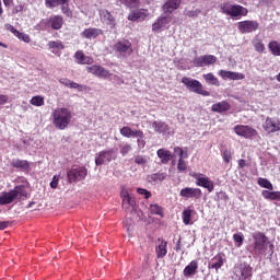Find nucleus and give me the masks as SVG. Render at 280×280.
Returning a JSON list of instances; mask_svg holds the SVG:
<instances>
[{
    "instance_id": "nucleus-8",
    "label": "nucleus",
    "mask_w": 280,
    "mask_h": 280,
    "mask_svg": "<svg viewBox=\"0 0 280 280\" xmlns=\"http://www.w3.org/2000/svg\"><path fill=\"white\" fill-rule=\"evenodd\" d=\"M85 70L88 73H92V75H95V78H100L101 80H110V78H113L110 71L106 70V68L101 65L88 66Z\"/></svg>"
},
{
    "instance_id": "nucleus-2",
    "label": "nucleus",
    "mask_w": 280,
    "mask_h": 280,
    "mask_svg": "<svg viewBox=\"0 0 280 280\" xmlns=\"http://www.w3.org/2000/svg\"><path fill=\"white\" fill-rule=\"evenodd\" d=\"M23 198H27V186L18 185L14 189L0 196V205H12L15 200H23Z\"/></svg>"
},
{
    "instance_id": "nucleus-17",
    "label": "nucleus",
    "mask_w": 280,
    "mask_h": 280,
    "mask_svg": "<svg viewBox=\"0 0 280 280\" xmlns=\"http://www.w3.org/2000/svg\"><path fill=\"white\" fill-rule=\"evenodd\" d=\"M155 255L158 259H163L167 255V241L163 237H159L155 244Z\"/></svg>"
},
{
    "instance_id": "nucleus-37",
    "label": "nucleus",
    "mask_w": 280,
    "mask_h": 280,
    "mask_svg": "<svg viewBox=\"0 0 280 280\" xmlns=\"http://www.w3.org/2000/svg\"><path fill=\"white\" fill-rule=\"evenodd\" d=\"M261 196L265 198V200L280 201V191L262 190Z\"/></svg>"
},
{
    "instance_id": "nucleus-40",
    "label": "nucleus",
    "mask_w": 280,
    "mask_h": 280,
    "mask_svg": "<svg viewBox=\"0 0 280 280\" xmlns=\"http://www.w3.org/2000/svg\"><path fill=\"white\" fill-rule=\"evenodd\" d=\"M203 80H206V82L208 84H211L212 86H220V80H218L215 74H213L212 72L203 74Z\"/></svg>"
},
{
    "instance_id": "nucleus-13",
    "label": "nucleus",
    "mask_w": 280,
    "mask_h": 280,
    "mask_svg": "<svg viewBox=\"0 0 280 280\" xmlns=\"http://www.w3.org/2000/svg\"><path fill=\"white\" fill-rule=\"evenodd\" d=\"M234 132L238 137H244V139H253V137H256L257 130L253 129L250 126L246 125H236L234 127Z\"/></svg>"
},
{
    "instance_id": "nucleus-15",
    "label": "nucleus",
    "mask_w": 280,
    "mask_h": 280,
    "mask_svg": "<svg viewBox=\"0 0 280 280\" xmlns=\"http://www.w3.org/2000/svg\"><path fill=\"white\" fill-rule=\"evenodd\" d=\"M114 51L117 54H132V43L128 39L118 40L114 45Z\"/></svg>"
},
{
    "instance_id": "nucleus-24",
    "label": "nucleus",
    "mask_w": 280,
    "mask_h": 280,
    "mask_svg": "<svg viewBox=\"0 0 280 280\" xmlns=\"http://www.w3.org/2000/svg\"><path fill=\"white\" fill-rule=\"evenodd\" d=\"M74 60H77L78 65H93V62H95L93 57L84 55L82 50L74 52Z\"/></svg>"
},
{
    "instance_id": "nucleus-11",
    "label": "nucleus",
    "mask_w": 280,
    "mask_h": 280,
    "mask_svg": "<svg viewBox=\"0 0 280 280\" xmlns=\"http://www.w3.org/2000/svg\"><path fill=\"white\" fill-rule=\"evenodd\" d=\"M262 129L267 135H275V132H280V119L267 117L262 124Z\"/></svg>"
},
{
    "instance_id": "nucleus-25",
    "label": "nucleus",
    "mask_w": 280,
    "mask_h": 280,
    "mask_svg": "<svg viewBox=\"0 0 280 280\" xmlns=\"http://www.w3.org/2000/svg\"><path fill=\"white\" fill-rule=\"evenodd\" d=\"M11 167H14L15 170H20L21 172H31L32 166H30V162L27 160H12L11 161Z\"/></svg>"
},
{
    "instance_id": "nucleus-45",
    "label": "nucleus",
    "mask_w": 280,
    "mask_h": 280,
    "mask_svg": "<svg viewBox=\"0 0 280 280\" xmlns=\"http://www.w3.org/2000/svg\"><path fill=\"white\" fill-rule=\"evenodd\" d=\"M150 211L153 215H161L163 218V208L159 203L151 205Z\"/></svg>"
},
{
    "instance_id": "nucleus-41",
    "label": "nucleus",
    "mask_w": 280,
    "mask_h": 280,
    "mask_svg": "<svg viewBox=\"0 0 280 280\" xmlns=\"http://www.w3.org/2000/svg\"><path fill=\"white\" fill-rule=\"evenodd\" d=\"M101 16H103V19L105 21H108L109 25H115V16H113V14L110 13V11L108 10H103L101 11Z\"/></svg>"
},
{
    "instance_id": "nucleus-54",
    "label": "nucleus",
    "mask_w": 280,
    "mask_h": 280,
    "mask_svg": "<svg viewBox=\"0 0 280 280\" xmlns=\"http://www.w3.org/2000/svg\"><path fill=\"white\" fill-rule=\"evenodd\" d=\"M132 150V147L130 144H125L120 148V154L122 156H126V154H128V152H130Z\"/></svg>"
},
{
    "instance_id": "nucleus-23",
    "label": "nucleus",
    "mask_w": 280,
    "mask_h": 280,
    "mask_svg": "<svg viewBox=\"0 0 280 280\" xmlns=\"http://www.w3.org/2000/svg\"><path fill=\"white\" fill-rule=\"evenodd\" d=\"M219 75L220 78H222V80H244V78H246L244 73L228 70H220Z\"/></svg>"
},
{
    "instance_id": "nucleus-12",
    "label": "nucleus",
    "mask_w": 280,
    "mask_h": 280,
    "mask_svg": "<svg viewBox=\"0 0 280 280\" xmlns=\"http://www.w3.org/2000/svg\"><path fill=\"white\" fill-rule=\"evenodd\" d=\"M115 159H117L115 150L101 151L96 154L95 165H104V163H110V161H115Z\"/></svg>"
},
{
    "instance_id": "nucleus-22",
    "label": "nucleus",
    "mask_w": 280,
    "mask_h": 280,
    "mask_svg": "<svg viewBox=\"0 0 280 280\" xmlns=\"http://www.w3.org/2000/svg\"><path fill=\"white\" fill-rule=\"evenodd\" d=\"M182 0H166L165 3L162 5V10L164 14H172L175 10L180 8Z\"/></svg>"
},
{
    "instance_id": "nucleus-55",
    "label": "nucleus",
    "mask_w": 280,
    "mask_h": 280,
    "mask_svg": "<svg viewBox=\"0 0 280 280\" xmlns=\"http://www.w3.org/2000/svg\"><path fill=\"white\" fill-rule=\"evenodd\" d=\"M135 163L137 165H145V163H148V161L145 160V158H143V155H138L135 158Z\"/></svg>"
},
{
    "instance_id": "nucleus-47",
    "label": "nucleus",
    "mask_w": 280,
    "mask_h": 280,
    "mask_svg": "<svg viewBox=\"0 0 280 280\" xmlns=\"http://www.w3.org/2000/svg\"><path fill=\"white\" fill-rule=\"evenodd\" d=\"M61 12L65 14V16H68V19H71L73 16V11H71V8H69V2L66 4H61Z\"/></svg>"
},
{
    "instance_id": "nucleus-1",
    "label": "nucleus",
    "mask_w": 280,
    "mask_h": 280,
    "mask_svg": "<svg viewBox=\"0 0 280 280\" xmlns=\"http://www.w3.org/2000/svg\"><path fill=\"white\" fill-rule=\"evenodd\" d=\"M71 119H73V115L67 107H57L52 112V124L58 130H66V128H69Z\"/></svg>"
},
{
    "instance_id": "nucleus-60",
    "label": "nucleus",
    "mask_w": 280,
    "mask_h": 280,
    "mask_svg": "<svg viewBox=\"0 0 280 280\" xmlns=\"http://www.w3.org/2000/svg\"><path fill=\"white\" fill-rule=\"evenodd\" d=\"M23 4L15 5V8L13 9V14H19V12H23Z\"/></svg>"
},
{
    "instance_id": "nucleus-51",
    "label": "nucleus",
    "mask_w": 280,
    "mask_h": 280,
    "mask_svg": "<svg viewBox=\"0 0 280 280\" xmlns=\"http://www.w3.org/2000/svg\"><path fill=\"white\" fill-rule=\"evenodd\" d=\"M130 137H133V139H143L145 136L143 135L142 130H132L131 129Z\"/></svg>"
},
{
    "instance_id": "nucleus-33",
    "label": "nucleus",
    "mask_w": 280,
    "mask_h": 280,
    "mask_svg": "<svg viewBox=\"0 0 280 280\" xmlns=\"http://www.w3.org/2000/svg\"><path fill=\"white\" fill-rule=\"evenodd\" d=\"M252 45L258 54H265L266 52V45L264 44V40L261 38L256 37L252 40Z\"/></svg>"
},
{
    "instance_id": "nucleus-63",
    "label": "nucleus",
    "mask_w": 280,
    "mask_h": 280,
    "mask_svg": "<svg viewBox=\"0 0 280 280\" xmlns=\"http://www.w3.org/2000/svg\"><path fill=\"white\" fill-rule=\"evenodd\" d=\"M137 143H138V145H141L142 148H145V140H143V138H138Z\"/></svg>"
},
{
    "instance_id": "nucleus-39",
    "label": "nucleus",
    "mask_w": 280,
    "mask_h": 280,
    "mask_svg": "<svg viewBox=\"0 0 280 280\" xmlns=\"http://www.w3.org/2000/svg\"><path fill=\"white\" fill-rule=\"evenodd\" d=\"M48 47L52 49V54H56V51H62L65 49V44L61 40H50L48 42Z\"/></svg>"
},
{
    "instance_id": "nucleus-30",
    "label": "nucleus",
    "mask_w": 280,
    "mask_h": 280,
    "mask_svg": "<svg viewBox=\"0 0 280 280\" xmlns=\"http://www.w3.org/2000/svg\"><path fill=\"white\" fill-rule=\"evenodd\" d=\"M120 196L122 198V209L128 211L130 207H135V200L132 199V197H130V194L128 192V190H122L120 192Z\"/></svg>"
},
{
    "instance_id": "nucleus-64",
    "label": "nucleus",
    "mask_w": 280,
    "mask_h": 280,
    "mask_svg": "<svg viewBox=\"0 0 280 280\" xmlns=\"http://www.w3.org/2000/svg\"><path fill=\"white\" fill-rule=\"evenodd\" d=\"M114 80H116V82H119L120 84H124L122 79H120L117 74L114 75Z\"/></svg>"
},
{
    "instance_id": "nucleus-27",
    "label": "nucleus",
    "mask_w": 280,
    "mask_h": 280,
    "mask_svg": "<svg viewBox=\"0 0 280 280\" xmlns=\"http://www.w3.org/2000/svg\"><path fill=\"white\" fill-rule=\"evenodd\" d=\"M102 34H104V31L101 28L89 27L81 33V36L91 40L93 38H97V36H102Z\"/></svg>"
},
{
    "instance_id": "nucleus-18",
    "label": "nucleus",
    "mask_w": 280,
    "mask_h": 280,
    "mask_svg": "<svg viewBox=\"0 0 280 280\" xmlns=\"http://www.w3.org/2000/svg\"><path fill=\"white\" fill-rule=\"evenodd\" d=\"M46 25L55 31L62 30V25H65V19L62 15H52L46 21Z\"/></svg>"
},
{
    "instance_id": "nucleus-16",
    "label": "nucleus",
    "mask_w": 280,
    "mask_h": 280,
    "mask_svg": "<svg viewBox=\"0 0 280 280\" xmlns=\"http://www.w3.org/2000/svg\"><path fill=\"white\" fill-rule=\"evenodd\" d=\"M218 57L213 55H203L195 59V67H208L209 65H215Z\"/></svg>"
},
{
    "instance_id": "nucleus-56",
    "label": "nucleus",
    "mask_w": 280,
    "mask_h": 280,
    "mask_svg": "<svg viewBox=\"0 0 280 280\" xmlns=\"http://www.w3.org/2000/svg\"><path fill=\"white\" fill-rule=\"evenodd\" d=\"M59 180H60V178L55 175V176L52 177L51 183H50V187H51L52 189H57V188H58V182H59Z\"/></svg>"
},
{
    "instance_id": "nucleus-53",
    "label": "nucleus",
    "mask_w": 280,
    "mask_h": 280,
    "mask_svg": "<svg viewBox=\"0 0 280 280\" xmlns=\"http://www.w3.org/2000/svg\"><path fill=\"white\" fill-rule=\"evenodd\" d=\"M131 130H132V128L125 126V127H122V128L120 129V135H121L122 137H126L127 139H130V132H131Z\"/></svg>"
},
{
    "instance_id": "nucleus-62",
    "label": "nucleus",
    "mask_w": 280,
    "mask_h": 280,
    "mask_svg": "<svg viewBox=\"0 0 280 280\" xmlns=\"http://www.w3.org/2000/svg\"><path fill=\"white\" fill-rule=\"evenodd\" d=\"M5 8H10L13 5L14 0H2Z\"/></svg>"
},
{
    "instance_id": "nucleus-6",
    "label": "nucleus",
    "mask_w": 280,
    "mask_h": 280,
    "mask_svg": "<svg viewBox=\"0 0 280 280\" xmlns=\"http://www.w3.org/2000/svg\"><path fill=\"white\" fill-rule=\"evenodd\" d=\"M182 84H185L188 91H190L191 93H196L197 95H202L203 97H209V95H211V92L205 90L202 83H200V81L196 79L184 77L182 79Z\"/></svg>"
},
{
    "instance_id": "nucleus-4",
    "label": "nucleus",
    "mask_w": 280,
    "mask_h": 280,
    "mask_svg": "<svg viewBox=\"0 0 280 280\" xmlns=\"http://www.w3.org/2000/svg\"><path fill=\"white\" fill-rule=\"evenodd\" d=\"M253 278V267L244 261L238 262L232 270V280H248Z\"/></svg>"
},
{
    "instance_id": "nucleus-26",
    "label": "nucleus",
    "mask_w": 280,
    "mask_h": 280,
    "mask_svg": "<svg viewBox=\"0 0 280 280\" xmlns=\"http://www.w3.org/2000/svg\"><path fill=\"white\" fill-rule=\"evenodd\" d=\"M198 273V262L196 260H191L183 270L184 277L186 279H191L194 275Z\"/></svg>"
},
{
    "instance_id": "nucleus-34",
    "label": "nucleus",
    "mask_w": 280,
    "mask_h": 280,
    "mask_svg": "<svg viewBox=\"0 0 280 280\" xmlns=\"http://www.w3.org/2000/svg\"><path fill=\"white\" fill-rule=\"evenodd\" d=\"M156 154L162 163H170V161H172V152L170 150L160 149Z\"/></svg>"
},
{
    "instance_id": "nucleus-29",
    "label": "nucleus",
    "mask_w": 280,
    "mask_h": 280,
    "mask_svg": "<svg viewBox=\"0 0 280 280\" xmlns=\"http://www.w3.org/2000/svg\"><path fill=\"white\" fill-rule=\"evenodd\" d=\"M212 264L208 265L209 269L212 270H220V268H222V266H224V255L222 254H217L212 259H211Z\"/></svg>"
},
{
    "instance_id": "nucleus-49",
    "label": "nucleus",
    "mask_w": 280,
    "mask_h": 280,
    "mask_svg": "<svg viewBox=\"0 0 280 280\" xmlns=\"http://www.w3.org/2000/svg\"><path fill=\"white\" fill-rule=\"evenodd\" d=\"M137 192L140 194V196H144L145 200L152 198V192H150L148 189L137 188Z\"/></svg>"
},
{
    "instance_id": "nucleus-42",
    "label": "nucleus",
    "mask_w": 280,
    "mask_h": 280,
    "mask_svg": "<svg viewBox=\"0 0 280 280\" xmlns=\"http://www.w3.org/2000/svg\"><path fill=\"white\" fill-rule=\"evenodd\" d=\"M30 103L32 104V106H45V97H43L42 95L33 96Z\"/></svg>"
},
{
    "instance_id": "nucleus-19",
    "label": "nucleus",
    "mask_w": 280,
    "mask_h": 280,
    "mask_svg": "<svg viewBox=\"0 0 280 280\" xmlns=\"http://www.w3.org/2000/svg\"><path fill=\"white\" fill-rule=\"evenodd\" d=\"M59 84H62V86H66L67 89H78L81 93L84 91H89V86L75 83L71 79L67 78L59 79Z\"/></svg>"
},
{
    "instance_id": "nucleus-9",
    "label": "nucleus",
    "mask_w": 280,
    "mask_h": 280,
    "mask_svg": "<svg viewBox=\"0 0 280 280\" xmlns=\"http://www.w3.org/2000/svg\"><path fill=\"white\" fill-rule=\"evenodd\" d=\"M237 30L241 34H253L259 30V22L255 20H245L237 23Z\"/></svg>"
},
{
    "instance_id": "nucleus-46",
    "label": "nucleus",
    "mask_w": 280,
    "mask_h": 280,
    "mask_svg": "<svg viewBox=\"0 0 280 280\" xmlns=\"http://www.w3.org/2000/svg\"><path fill=\"white\" fill-rule=\"evenodd\" d=\"M258 185L260 187H264V189H273L272 183H270V180L266 179V178H258Z\"/></svg>"
},
{
    "instance_id": "nucleus-20",
    "label": "nucleus",
    "mask_w": 280,
    "mask_h": 280,
    "mask_svg": "<svg viewBox=\"0 0 280 280\" xmlns=\"http://www.w3.org/2000/svg\"><path fill=\"white\" fill-rule=\"evenodd\" d=\"M170 23H172L171 15L159 16L152 24V32H159L162 30V27H165V25H167Z\"/></svg>"
},
{
    "instance_id": "nucleus-31",
    "label": "nucleus",
    "mask_w": 280,
    "mask_h": 280,
    "mask_svg": "<svg viewBox=\"0 0 280 280\" xmlns=\"http://www.w3.org/2000/svg\"><path fill=\"white\" fill-rule=\"evenodd\" d=\"M211 110L212 113H226L228 110H231V104L226 101L214 103L211 106Z\"/></svg>"
},
{
    "instance_id": "nucleus-61",
    "label": "nucleus",
    "mask_w": 280,
    "mask_h": 280,
    "mask_svg": "<svg viewBox=\"0 0 280 280\" xmlns=\"http://www.w3.org/2000/svg\"><path fill=\"white\" fill-rule=\"evenodd\" d=\"M8 102V96L0 94V106H3Z\"/></svg>"
},
{
    "instance_id": "nucleus-35",
    "label": "nucleus",
    "mask_w": 280,
    "mask_h": 280,
    "mask_svg": "<svg viewBox=\"0 0 280 280\" xmlns=\"http://www.w3.org/2000/svg\"><path fill=\"white\" fill-rule=\"evenodd\" d=\"M120 5H125V8H129V10H136L141 5V0H118Z\"/></svg>"
},
{
    "instance_id": "nucleus-59",
    "label": "nucleus",
    "mask_w": 280,
    "mask_h": 280,
    "mask_svg": "<svg viewBox=\"0 0 280 280\" xmlns=\"http://www.w3.org/2000/svg\"><path fill=\"white\" fill-rule=\"evenodd\" d=\"M174 152H177L179 154V159H183L185 151H183V148L180 147H175Z\"/></svg>"
},
{
    "instance_id": "nucleus-36",
    "label": "nucleus",
    "mask_w": 280,
    "mask_h": 280,
    "mask_svg": "<svg viewBox=\"0 0 280 280\" xmlns=\"http://www.w3.org/2000/svg\"><path fill=\"white\" fill-rule=\"evenodd\" d=\"M67 3H69V0H45V5L49 10H54V8L59 5H66Z\"/></svg>"
},
{
    "instance_id": "nucleus-43",
    "label": "nucleus",
    "mask_w": 280,
    "mask_h": 280,
    "mask_svg": "<svg viewBox=\"0 0 280 280\" xmlns=\"http://www.w3.org/2000/svg\"><path fill=\"white\" fill-rule=\"evenodd\" d=\"M182 219L184 224L189 225L191 224V209H186L182 213Z\"/></svg>"
},
{
    "instance_id": "nucleus-10",
    "label": "nucleus",
    "mask_w": 280,
    "mask_h": 280,
    "mask_svg": "<svg viewBox=\"0 0 280 280\" xmlns=\"http://www.w3.org/2000/svg\"><path fill=\"white\" fill-rule=\"evenodd\" d=\"M89 174V171L86 167L81 166L78 168H71L67 172V177L69 183H75L78 180H84L86 178V175Z\"/></svg>"
},
{
    "instance_id": "nucleus-57",
    "label": "nucleus",
    "mask_w": 280,
    "mask_h": 280,
    "mask_svg": "<svg viewBox=\"0 0 280 280\" xmlns=\"http://www.w3.org/2000/svg\"><path fill=\"white\" fill-rule=\"evenodd\" d=\"M237 163H238V170H244V167H248V164L244 159L238 160Z\"/></svg>"
},
{
    "instance_id": "nucleus-48",
    "label": "nucleus",
    "mask_w": 280,
    "mask_h": 280,
    "mask_svg": "<svg viewBox=\"0 0 280 280\" xmlns=\"http://www.w3.org/2000/svg\"><path fill=\"white\" fill-rule=\"evenodd\" d=\"M152 180L154 182H162L165 180V178H167V175H165V173H155L153 175H151Z\"/></svg>"
},
{
    "instance_id": "nucleus-44",
    "label": "nucleus",
    "mask_w": 280,
    "mask_h": 280,
    "mask_svg": "<svg viewBox=\"0 0 280 280\" xmlns=\"http://www.w3.org/2000/svg\"><path fill=\"white\" fill-rule=\"evenodd\" d=\"M234 244L240 248L244 244V234L242 232L233 234Z\"/></svg>"
},
{
    "instance_id": "nucleus-38",
    "label": "nucleus",
    "mask_w": 280,
    "mask_h": 280,
    "mask_svg": "<svg viewBox=\"0 0 280 280\" xmlns=\"http://www.w3.org/2000/svg\"><path fill=\"white\" fill-rule=\"evenodd\" d=\"M268 49L272 56H280V43L278 40L269 42Z\"/></svg>"
},
{
    "instance_id": "nucleus-32",
    "label": "nucleus",
    "mask_w": 280,
    "mask_h": 280,
    "mask_svg": "<svg viewBox=\"0 0 280 280\" xmlns=\"http://www.w3.org/2000/svg\"><path fill=\"white\" fill-rule=\"evenodd\" d=\"M9 31L16 36L20 40H23L24 43H31V38L27 34L20 32L14 26L10 25Z\"/></svg>"
},
{
    "instance_id": "nucleus-14",
    "label": "nucleus",
    "mask_w": 280,
    "mask_h": 280,
    "mask_svg": "<svg viewBox=\"0 0 280 280\" xmlns=\"http://www.w3.org/2000/svg\"><path fill=\"white\" fill-rule=\"evenodd\" d=\"M179 196L186 198V200H200L202 198V190L200 188L185 187L179 191Z\"/></svg>"
},
{
    "instance_id": "nucleus-21",
    "label": "nucleus",
    "mask_w": 280,
    "mask_h": 280,
    "mask_svg": "<svg viewBox=\"0 0 280 280\" xmlns=\"http://www.w3.org/2000/svg\"><path fill=\"white\" fill-rule=\"evenodd\" d=\"M152 128L154 132H158L159 135H172L171 132L172 129L170 128V125H167V122L165 121L154 120L152 122Z\"/></svg>"
},
{
    "instance_id": "nucleus-58",
    "label": "nucleus",
    "mask_w": 280,
    "mask_h": 280,
    "mask_svg": "<svg viewBox=\"0 0 280 280\" xmlns=\"http://www.w3.org/2000/svg\"><path fill=\"white\" fill-rule=\"evenodd\" d=\"M10 226V221H0V231H5Z\"/></svg>"
},
{
    "instance_id": "nucleus-5",
    "label": "nucleus",
    "mask_w": 280,
    "mask_h": 280,
    "mask_svg": "<svg viewBox=\"0 0 280 280\" xmlns=\"http://www.w3.org/2000/svg\"><path fill=\"white\" fill-rule=\"evenodd\" d=\"M252 237L254 240L253 245V255H256V257H259L260 255H264L266 250H268V236L264 234V232H256L252 234Z\"/></svg>"
},
{
    "instance_id": "nucleus-28",
    "label": "nucleus",
    "mask_w": 280,
    "mask_h": 280,
    "mask_svg": "<svg viewBox=\"0 0 280 280\" xmlns=\"http://www.w3.org/2000/svg\"><path fill=\"white\" fill-rule=\"evenodd\" d=\"M148 14H145L144 9H139V10H132L128 14V21H132L133 23L137 21H145V18Z\"/></svg>"
},
{
    "instance_id": "nucleus-52",
    "label": "nucleus",
    "mask_w": 280,
    "mask_h": 280,
    "mask_svg": "<svg viewBox=\"0 0 280 280\" xmlns=\"http://www.w3.org/2000/svg\"><path fill=\"white\" fill-rule=\"evenodd\" d=\"M178 172H185L187 170V162L183 160V158H179L178 164H177Z\"/></svg>"
},
{
    "instance_id": "nucleus-50",
    "label": "nucleus",
    "mask_w": 280,
    "mask_h": 280,
    "mask_svg": "<svg viewBox=\"0 0 280 280\" xmlns=\"http://www.w3.org/2000/svg\"><path fill=\"white\" fill-rule=\"evenodd\" d=\"M232 156H233V154L231 153V150L225 149V150L223 151L222 158H223V161H224L225 163H231Z\"/></svg>"
},
{
    "instance_id": "nucleus-7",
    "label": "nucleus",
    "mask_w": 280,
    "mask_h": 280,
    "mask_svg": "<svg viewBox=\"0 0 280 280\" xmlns=\"http://www.w3.org/2000/svg\"><path fill=\"white\" fill-rule=\"evenodd\" d=\"M191 178H195L197 187H203V189H207L209 194L213 192L215 189V184L211 178L205 176L201 173H190Z\"/></svg>"
},
{
    "instance_id": "nucleus-3",
    "label": "nucleus",
    "mask_w": 280,
    "mask_h": 280,
    "mask_svg": "<svg viewBox=\"0 0 280 280\" xmlns=\"http://www.w3.org/2000/svg\"><path fill=\"white\" fill-rule=\"evenodd\" d=\"M222 14L231 16L232 19H237L240 16H248V9L241 4H232L231 2H223L219 5Z\"/></svg>"
}]
</instances>
